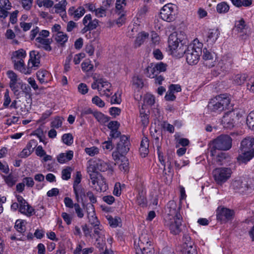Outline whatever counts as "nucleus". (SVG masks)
I'll return each instance as SVG.
<instances>
[{"label":"nucleus","mask_w":254,"mask_h":254,"mask_svg":"<svg viewBox=\"0 0 254 254\" xmlns=\"http://www.w3.org/2000/svg\"><path fill=\"white\" fill-rule=\"evenodd\" d=\"M238 159L243 163H247L254 157V137L248 136L241 142Z\"/></svg>","instance_id":"obj_1"},{"label":"nucleus","mask_w":254,"mask_h":254,"mask_svg":"<svg viewBox=\"0 0 254 254\" xmlns=\"http://www.w3.org/2000/svg\"><path fill=\"white\" fill-rule=\"evenodd\" d=\"M230 99L226 94H220L211 99L207 105V109L210 113L220 114L223 111L229 109Z\"/></svg>","instance_id":"obj_2"},{"label":"nucleus","mask_w":254,"mask_h":254,"mask_svg":"<svg viewBox=\"0 0 254 254\" xmlns=\"http://www.w3.org/2000/svg\"><path fill=\"white\" fill-rule=\"evenodd\" d=\"M201 53L200 47L191 44L188 46H183L182 50L179 52V55H186V61L190 65L196 64L198 63Z\"/></svg>","instance_id":"obj_3"},{"label":"nucleus","mask_w":254,"mask_h":254,"mask_svg":"<svg viewBox=\"0 0 254 254\" xmlns=\"http://www.w3.org/2000/svg\"><path fill=\"white\" fill-rule=\"evenodd\" d=\"M232 139L228 135L222 134L213 141V146L210 150V155L215 156L216 150L227 151L232 147Z\"/></svg>","instance_id":"obj_4"},{"label":"nucleus","mask_w":254,"mask_h":254,"mask_svg":"<svg viewBox=\"0 0 254 254\" xmlns=\"http://www.w3.org/2000/svg\"><path fill=\"white\" fill-rule=\"evenodd\" d=\"M232 171L229 168H218L213 171L214 180L218 185L226 182L231 177Z\"/></svg>","instance_id":"obj_5"},{"label":"nucleus","mask_w":254,"mask_h":254,"mask_svg":"<svg viewBox=\"0 0 254 254\" xmlns=\"http://www.w3.org/2000/svg\"><path fill=\"white\" fill-rule=\"evenodd\" d=\"M139 243L135 248L136 254H154V250L148 241V237L142 235L139 237Z\"/></svg>","instance_id":"obj_6"},{"label":"nucleus","mask_w":254,"mask_h":254,"mask_svg":"<svg viewBox=\"0 0 254 254\" xmlns=\"http://www.w3.org/2000/svg\"><path fill=\"white\" fill-rule=\"evenodd\" d=\"M174 6L172 3L165 5L161 9L160 17L164 21L171 22L175 19V11Z\"/></svg>","instance_id":"obj_7"},{"label":"nucleus","mask_w":254,"mask_h":254,"mask_svg":"<svg viewBox=\"0 0 254 254\" xmlns=\"http://www.w3.org/2000/svg\"><path fill=\"white\" fill-rule=\"evenodd\" d=\"M183 218L181 215H176L173 219H170L166 225L168 227L170 232L174 235H178L181 232V226Z\"/></svg>","instance_id":"obj_8"},{"label":"nucleus","mask_w":254,"mask_h":254,"mask_svg":"<svg viewBox=\"0 0 254 254\" xmlns=\"http://www.w3.org/2000/svg\"><path fill=\"white\" fill-rule=\"evenodd\" d=\"M237 113L234 111L227 112L222 118L221 124L226 129H231L235 126Z\"/></svg>","instance_id":"obj_9"},{"label":"nucleus","mask_w":254,"mask_h":254,"mask_svg":"<svg viewBox=\"0 0 254 254\" xmlns=\"http://www.w3.org/2000/svg\"><path fill=\"white\" fill-rule=\"evenodd\" d=\"M181 42L180 38H178V34L176 32H174L170 35L168 38V45L170 50L172 53L182 50L183 46L179 47V44Z\"/></svg>","instance_id":"obj_10"},{"label":"nucleus","mask_w":254,"mask_h":254,"mask_svg":"<svg viewBox=\"0 0 254 254\" xmlns=\"http://www.w3.org/2000/svg\"><path fill=\"white\" fill-rule=\"evenodd\" d=\"M234 214L233 210L225 207H219L216 210L217 219L223 222L231 220Z\"/></svg>","instance_id":"obj_11"},{"label":"nucleus","mask_w":254,"mask_h":254,"mask_svg":"<svg viewBox=\"0 0 254 254\" xmlns=\"http://www.w3.org/2000/svg\"><path fill=\"white\" fill-rule=\"evenodd\" d=\"M130 142L128 137L123 135L120 138V141L117 143L116 150H118L121 156L126 154L129 150Z\"/></svg>","instance_id":"obj_12"},{"label":"nucleus","mask_w":254,"mask_h":254,"mask_svg":"<svg viewBox=\"0 0 254 254\" xmlns=\"http://www.w3.org/2000/svg\"><path fill=\"white\" fill-rule=\"evenodd\" d=\"M40 63V55L39 53L36 51H32L30 52V59L29 60L28 66L39 67Z\"/></svg>","instance_id":"obj_13"},{"label":"nucleus","mask_w":254,"mask_h":254,"mask_svg":"<svg viewBox=\"0 0 254 254\" xmlns=\"http://www.w3.org/2000/svg\"><path fill=\"white\" fill-rule=\"evenodd\" d=\"M202 59L205 61H210V63L209 64L207 63H206V65L208 66L209 67H212L214 65L215 61L214 60L215 57V53L210 52L206 48H204L202 50Z\"/></svg>","instance_id":"obj_14"},{"label":"nucleus","mask_w":254,"mask_h":254,"mask_svg":"<svg viewBox=\"0 0 254 254\" xmlns=\"http://www.w3.org/2000/svg\"><path fill=\"white\" fill-rule=\"evenodd\" d=\"M14 69H17L25 74H29L31 73L32 69L30 66L28 68L25 67L23 60H14L13 61Z\"/></svg>","instance_id":"obj_15"},{"label":"nucleus","mask_w":254,"mask_h":254,"mask_svg":"<svg viewBox=\"0 0 254 254\" xmlns=\"http://www.w3.org/2000/svg\"><path fill=\"white\" fill-rule=\"evenodd\" d=\"M36 41L42 45H38L37 46L38 48H42L47 51H51L52 50V47L50 45L52 42L51 39L44 38L39 36L36 38Z\"/></svg>","instance_id":"obj_16"},{"label":"nucleus","mask_w":254,"mask_h":254,"mask_svg":"<svg viewBox=\"0 0 254 254\" xmlns=\"http://www.w3.org/2000/svg\"><path fill=\"white\" fill-rule=\"evenodd\" d=\"M220 32L218 29H210L207 32L206 41L209 45H212L217 40Z\"/></svg>","instance_id":"obj_17"},{"label":"nucleus","mask_w":254,"mask_h":254,"mask_svg":"<svg viewBox=\"0 0 254 254\" xmlns=\"http://www.w3.org/2000/svg\"><path fill=\"white\" fill-rule=\"evenodd\" d=\"M232 61L228 60L227 58L223 57L220 61L219 62L217 68L218 70L221 72H226L231 68Z\"/></svg>","instance_id":"obj_18"},{"label":"nucleus","mask_w":254,"mask_h":254,"mask_svg":"<svg viewBox=\"0 0 254 254\" xmlns=\"http://www.w3.org/2000/svg\"><path fill=\"white\" fill-rule=\"evenodd\" d=\"M167 208L169 209L168 215L174 217H176V215H181L179 212L180 209V207H177L176 202L173 201H169L167 204Z\"/></svg>","instance_id":"obj_19"},{"label":"nucleus","mask_w":254,"mask_h":254,"mask_svg":"<svg viewBox=\"0 0 254 254\" xmlns=\"http://www.w3.org/2000/svg\"><path fill=\"white\" fill-rule=\"evenodd\" d=\"M73 188L76 201L79 202L80 198L83 201V197L86 196L85 189L81 185L73 187Z\"/></svg>","instance_id":"obj_20"},{"label":"nucleus","mask_w":254,"mask_h":254,"mask_svg":"<svg viewBox=\"0 0 254 254\" xmlns=\"http://www.w3.org/2000/svg\"><path fill=\"white\" fill-rule=\"evenodd\" d=\"M73 156V152L69 150L66 153H61L57 157L58 161L61 164L71 160Z\"/></svg>","instance_id":"obj_21"},{"label":"nucleus","mask_w":254,"mask_h":254,"mask_svg":"<svg viewBox=\"0 0 254 254\" xmlns=\"http://www.w3.org/2000/svg\"><path fill=\"white\" fill-rule=\"evenodd\" d=\"M19 211L21 213L30 216L33 214L34 209L26 201V203L19 205Z\"/></svg>","instance_id":"obj_22"},{"label":"nucleus","mask_w":254,"mask_h":254,"mask_svg":"<svg viewBox=\"0 0 254 254\" xmlns=\"http://www.w3.org/2000/svg\"><path fill=\"white\" fill-rule=\"evenodd\" d=\"M247 25L244 20L242 18L240 20L236 21L234 30L238 33H246L247 32Z\"/></svg>","instance_id":"obj_23"},{"label":"nucleus","mask_w":254,"mask_h":254,"mask_svg":"<svg viewBox=\"0 0 254 254\" xmlns=\"http://www.w3.org/2000/svg\"><path fill=\"white\" fill-rule=\"evenodd\" d=\"M54 36L56 42L60 44L62 46H64V44L68 40V37L66 34L63 32H59L57 33Z\"/></svg>","instance_id":"obj_24"},{"label":"nucleus","mask_w":254,"mask_h":254,"mask_svg":"<svg viewBox=\"0 0 254 254\" xmlns=\"http://www.w3.org/2000/svg\"><path fill=\"white\" fill-rule=\"evenodd\" d=\"M93 116L101 124L105 125L108 122L110 118L98 111H94Z\"/></svg>","instance_id":"obj_25"},{"label":"nucleus","mask_w":254,"mask_h":254,"mask_svg":"<svg viewBox=\"0 0 254 254\" xmlns=\"http://www.w3.org/2000/svg\"><path fill=\"white\" fill-rule=\"evenodd\" d=\"M149 34L145 32H142L138 34L134 42L135 47H138L143 43L144 41L148 37Z\"/></svg>","instance_id":"obj_26"},{"label":"nucleus","mask_w":254,"mask_h":254,"mask_svg":"<svg viewBox=\"0 0 254 254\" xmlns=\"http://www.w3.org/2000/svg\"><path fill=\"white\" fill-rule=\"evenodd\" d=\"M94 233L92 234V238L95 237L96 238H102L105 237L104 231L102 225L100 224L97 226H93Z\"/></svg>","instance_id":"obj_27"},{"label":"nucleus","mask_w":254,"mask_h":254,"mask_svg":"<svg viewBox=\"0 0 254 254\" xmlns=\"http://www.w3.org/2000/svg\"><path fill=\"white\" fill-rule=\"evenodd\" d=\"M106 218L108 221L110 226L113 228L118 227L121 223V219L119 217H113L111 215H107Z\"/></svg>","instance_id":"obj_28"},{"label":"nucleus","mask_w":254,"mask_h":254,"mask_svg":"<svg viewBox=\"0 0 254 254\" xmlns=\"http://www.w3.org/2000/svg\"><path fill=\"white\" fill-rule=\"evenodd\" d=\"M248 78V75L246 74H238L236 75L233 79V83L240 85L244 83Z\"/></svg>","instance_id":"obj_29"},{"label":"nucleus","mask_w":254,"mask_h":254,"mask_svg":"<svg viewBox=\"0 0 254 254\" xmlns=\"http://www.w3.org/2000/svg\"><path fill=\"white\" fill-rule=\"evenodd\" d=\"M67 4L66 0H62L58 3L55 5L54 8L56 9L55 12L61 13L65 12V6Z\"/></svg>","instance_id":"obj_30"},{"label":"nucleus","mask_w":254,"mask_h":254,"mask_svg":"<svg viewBox=\"0 0 254 254\" xmlns=\"http://www.w3.org/2000/svg\"><path fill=\"white\" fill-rule=\"evenodd\" d=\"M100 84L101 85L102 88H105V89L103 90H102V95H105L107 97H109L111 94L106 93V91L108 92H110L109 88L111 87V84L103 78L102 82L100 83Z\"/></svg>","instance_id":"obj_31"},{"label":"nucleus","mask_w":254,"mask_h":254,"mask_svg":"<svg viewBox=\"0 0 254 254\" xmlns=\"http://www.w3.org/2000/svg\"><path fill=\"white\" fill-rule=\"evenodd\" d=\"M229 9V5L225 2H222L218 3L216 6L217 11L219 13H225Z\"/></svg>","instance_id":"obj_32"},{"label":"nucleus","mask_w":254,"mask_h":254,"mask_svg":"<svg viewBox=\"0 0 254 254\" xmlns=\"http://www.w3.org/2000/svg\"><path fill=\"white\" fill-rule=\"evenodd\" d=\"M96 186H92L98 191H105L108 188V186L105 183L104 179L102 178L99 181L98 184H96Z\"/></svg>","instance_id":"obj_33"},{"label":"nucleus","mask_w":254,"mask_h":254,"mask_svg":"<svg viewBox=\"0 0 254 254\" xmlns=\"http://www.w3.org/2000/svg\"><path fill=\"white\" fill-rule=\"evenodd\" d=\"M183 248L195 246L194 242L191 240L190 235L188 234H185L183 238Z\"/></svg>","instance_id":"obj_34"},{"label":"nucleus","mask_w":254,"mask_h":254,"mask_svg":"<svg viewBox=\"0 0 254 254\" xmlns=\"http://www.w3.org/2000/svg\"><path fill=\"white\" fill-rule=\"evenodd\" d=\"M14 227L16 230L19 233H23L26 231V226L24 221L20 220H16Z\"/></svg>","instance_id":"obj_35"},{"label":"nucleus","mask_w":254,"mask_h":254,"mask_svg":"<svg viewBox=\"0 0 254 254\" xmlns=\"http://www.w3.org/2000/svg\"><path fill=\"white\" fill-rule=\"evenodd\" d=\"M246 121L249 127L254 130V110L248 115Z\"/></svg>","instance_id":"obj_36"},{"label":"nucleus","mask_w":254,"mask_h":254,"mask_svg":"<svg viewBox=\"0 0 254 254\" xmlns=\"http://www.w3.org/2000/svg\"><path fill=\"white\" fill-rule=\"evenodd\" d=\"M129 162L128 159L124 157L122 160L121 163L119 165V169L121 171L125 173L127 172L129 170Z\"/></svg>","instance_id":"obj_37"},{"label":"nucleus","mask_w":254,"mask_h":254,"mask_svg":"<svg viewBox=\"0 0 254 254\" xmlns=\"http://www.w3.org/2000/svg\"><path fill=\"white\" fill-rule=\"evenodd\" d=\"M146 75L151 78H155V76L158 75L157 73L156 72L155 66L153 67L148 66L145 71Z\"/></svg>","instance_id":"obj_38"},{"label":"nucleus","mask_w":254,"mask_h":254,"mask_svg":"<svg viewBox=\"0 0 254 254\" xmlns=\"http://www.w3.org/2000/svg\"><path fill=\"white\" fill-rule=\"evenodd\" d=\"M18 84L19 85H20V88L22 89V92L25 93V96H28L29 98H30L31 95V89L29 85L22 82H19Z\"/></svg>","instance_id":"obj_39"},{"label":"nucleus","mask_w":254,"mask_h":254,"mask_svg":"<svg viewBox=\"0 0 254 254\" xmlns=\"http://www.w3.org/2000/svg\"><path fill=\"white\" fill-rule=\"evenodd\" d=\"M26 52L22 49L15 51L13 53V56L18 60H23L26 57Z\"/></svg>","instance_id":"obj_40"},{"label":"nucleus","mask_w":254,"mask_h":254,"mask_svg":"<svg viewBox=\"0 0 254 254\" xmlns=\"http://www.w3.org/2000/svg\"><path fill=\"white\" fill-rule=\"evenodd\" d=\"M140 117L142 124L144 127H146L149 123V115L143 112V109L140 111Z\"/></svg>","instance_id":"obj_41"},{"label":"nucleus","mask_w":254,"mask_h":254,"mask_svg":"<svg viewBox=\"0 0 254 254\" xmlns=\"http://www.w3.org/2000/svg\"><path fill=\"white\" fill-rule=\"evenodd\" d=\"M93 204L90 203L85 204L82 202L83 207L86 209L88 215L90 214L94 215L95 213V208Z\"/></svg>","instance_id":"obj_42"},{"label":"nucleus","mask_w":254,"mask_h":254,"mask_svg":"<svg viewBox=\"0 0 254 254\" xmlns=\"http://www.w3.org/2000/svg\"><path fill=\"white\" fill-rule=\"evenodd\" d=\"M227 154L225 153L221 152L217 155L216 158L215 159V162L218 165H222L225 162Z\"/></svg>","instance_id":"obj_43"},{"label":"nucleus","mask_w":254,"mask_h":254,"mask_svg":"<svg viewBox=\"0 0 254 254\" xmlns=\"http://www.w3.org/2000/svg\"><path fill=\"white\" fill-rule=\"evenodd\" d=\"M97 169L101 172H105L109 168V165L106 162L103 161H99L96 164Z\"/></svg>","instance_id":"obj_44"},{"label":"nucleus","mask_w":254,"mask_h":254,"mask_svg":"<svg viewBox=\"0 0 254 254\" xmlns=\"http://www.w3.org/2000/svg\"><path fill=\"white\" fill-rule=\"evenodd\" d=\"M3 177L5 183L8 186L12 187L15 184L16 180L12 175L9 174L7 176H3Z\"/></svg>","instance_id":"obj_45"},{"label":"nucleus","mask_w":254,"mask_h":254,"mask_svg":"<svg viewBox=\"0 0 254 254\" xmlns=\"http://www.w3.org/2000/svg\"><path fill=\"white\" fill-rule=\"evenodd\" d=\"M154 66L155 69H156V72L158 74L161 72H164L166 71L167 64H166L163 63V62H159L157 63Z\"/></svg>","instance_id":"obj_46"},{"label":"nucleus","mask_w":254,"mask_h":254,"mask_svg":"<svg viewBox=\"0 0 254 254\" xmlns=\"http://www.w3.org/2000/svg\"><path fill=\"white\" fill-rule=\"evenodd\" d=\"M90 178L93 186H96V185L98 184L99 181L102 179V176L100 174L92 173L90 174Z\"/></svg>","instance_id":"obj_47"},{"label":"nucleus","mask_w":254,"mask_h":254,"mask_svg":"<svg viewBox=\"0 0 254 254\" xmlns=\"http://www.w3.org/2000/svg\"><path fill=\"white\" fill-rule=\"evenodd\" d=\"M71 168L67 167L65 169L63 170L62 172V178L64 180H68L70 178Z\"/></svg>","instance_id":"obj_48"},{"label":"nucleus","mask_w":254,"mask_h":254,"mask_svg":"<svg viewBox=\"0 0 254 254\" xmlns=\"http://www.w3.org/2000/svg\"><path fill=\"white\" fill-rule=\"evenodd\" d=\"M63 141L66 145H71L73 141V136L70 133H65L62 136Z\"/></svg>","instance_id":"obj_49"},{"label":"nucleus","mask_w":254,"mask_h":254,"mask_svg":"<svg viewBox=\"0 0 254 254\" xmlns=\"http://www.w3.org/2000/svg\"><path fill=\"white\" fill-rule=\"evenodd\" d=\"M85 152L90 156H94L99 153V149L95 146L86 147L84 149Z\"/></svg>","instance_id":"obj_50"},{"label":"nucleus","mask_w":254,"mask_h":254,"mask_svg":"<svg viewBox=\"0 0 254 254\" xmlns=\"http://www.w3.org/2000/svg\"><path fill=\"white\" fill-rule=\"evenodd\" d=\"M18 83L19 82H14V83H9V87H10L11 90L13 92L14 95L17 97V98H18V97L20 96V92L19 91V90L18 89V85H19Z\"/></svg>","instance_id":"obj_51"},{"label":"nucleus","mask_w":254,"mask_h":254,"mask_svg":"<svg viewBox=\"0 0 254 254\" xmlns=\"http://www.w3.org/2000/svg\"><path fill=\"white\" fill-rule=\"evenodd\" d=\"M182 254H197L196 246L183 248Z\"/></svg>","instance_id":"obj_52"},{"label":"nucleus","mask_w":254,"mask_h":254,"mask_svg":"<svg viewBox=\"0 0 254 254\" xmlns=\"http://www.w3.org/2000/svg\"><path fill=\"white\" fill-rule=\"evenodd\" d=\"M6 74L10 79L9 83L17 82L18 81V76L17 74L12 70H8Z\"/></svg>","instance_id":"obj_53"},{"label":"nucleus","mask_w":254,"mask_h":254,"mask_svg":"<svg viewBox=\"0 0 254 254\" xmlns=\"http://www.w3.org/2000/svg\"><path fill=\"white\" fill-rule=\"evenodd\" d=\"M88 218L89 219V222L92 226V227L97 226L100 224V223L98 221L97 217L95 216V213H94V215H88Z\"/></svg>","instance_id":"obj_54"},{"label":"nucleus","mask_w":254,"mask_h":254,"mask_svg":"<svg viewBox=\"0 0 254 254\" xmlns=\"http://www.w3.org/2000/svg\"><path fill=\"white\" fill-rule=\"evenodd\" d=\"M85 12V9L83 7H79L74 11V18L76 20L82 17Z\"/></svg>","instance_id":"obj_55"},{"label":"nucleus","mask_w":254,"mask_h":254,"mask_svg":"<svg viewBox=\"0 0 254 254\" xmlns=\"http://www.w3.org/2000/svg\"><path fill=\"white\" fill-rule=\"evenodd\" d=\"M62 119L60 117H56L51 122V126L52 127L58 128L62 125Z\"/></svg>","instance_id":"obj_56"},{"label":"nucleus","mask_w":254,"mask_h":254,"mask_svg":"<svg viewBox=\"0 0 254 254\" xmlns=\"http://www.w3.org/2000/svg\"><path fill=\"white\" fill-rule=\"evenodd\" d=\"M133 84L137 88H142L143 86L142 79L138 76H134L132 78Z\"/></svg>","instance_id":"obj_57"},{"label":"nucleus","mask_w":254,"mask_h":254,"mask_svg":"<svg viewBox=\"0 0 254 254\" xmlns=\"http://www.w3.org/2000/svg\"><path fill=\"white\" fill-rule=\"evenodd\" d=\"M96 247L99 249V250H103L104 247L105 245V238H96V242L95 244Z\"/></svg>","instance_id":"obj_58"},{"label":"nucleus","mask_w":254,"mask_h":254,"mask_svg":"<svg viewBox=\"0 0 254 254\" xmlns=\"http://www.w3.org/2000/svg\"><path fill=\"white\" fill-rule=\"evenodd\" d=\"M81 68L83 71H90L93 69V65L90 64V62H83L81 64Z\"/></svg>","instance_id":"obj_59"},{"label":"nucleus","mask_w":254,"mask_h":254,"mask_svg":"<svg viewBox=\"0 0 254 254\" xmlns=\"http://www.w3.org/2000/svg\"><path fill=\"white\" fill-rule=\"evenodd\" d=\"M92 102L93 104L99 107H103L105 106L104 102L101 100L98 96H95L92 98Z\"/></svg>","instance_id":"obj_60"},{"label":"nucleus","mask_w":254,"mask_h":254,"mask_svg":"<svg viewBox=\"0 0 254 254\" xmlns=\"http://www.w3.org/2000/svg\"><path fill=\"white\" fill-rule=\"evenodd\" d=\"M74 207L78 217L80 218H82L84 216V213L79 204L78 203H74Z\"/></svg>","instance_id":"obj_61"},{"label":"nucleus","mask_w":254,"mask_h":254,"mask_svg":"<svg viewBox=\"0 0 254 254\" xmlns=\"http://www.w3.org/2000/svg\"><path fill=\"white\" fill-rule=\"evenodd\" d=\"M120 125V123L117 121H111L109 123L107 127L111 131H112L118 129Z\"/></svg>","instance_id":"obj_62"},{"label":"nucleus","mask_w":254,"mask_h":254,"mask_svg":"<svg viewBox=\"0 0 254 254\" xmlns=\"http://www.w3.org/2000/svg\"><path fill=\"white\" fill-rule=\"evenodd\" d=\"M161 126L164 129H166L170 133H173L174 132V127L172 125L168 124L166 122H164L162 124Z\"/></svg>","instance_id":"obj_63"},{"label":"nucleus","mask_w":254,"mask_h":254,"mask_svg":"<svg viewBox=\"0 0 254 254\" xmlns=\"http://www.w3.org/2000/svg\"><path fill=\"white\" fill-rule=\"evenodd\" d=\"M121 112V110L118 107H111L109 109V113L110 115L114 117H116L119 116Z\"/></svg>","instance_id":"obj_64"}]
</instances>
